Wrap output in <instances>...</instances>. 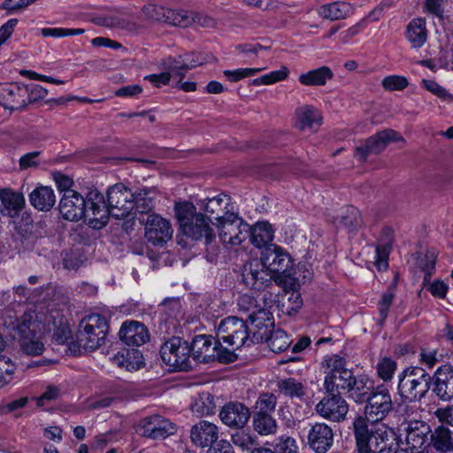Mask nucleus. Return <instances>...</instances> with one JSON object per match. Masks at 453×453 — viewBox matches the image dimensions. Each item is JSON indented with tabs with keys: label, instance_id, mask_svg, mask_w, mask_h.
Wrapping results in <instances>:
<instances>
[{
	"label": "nucleus",
	"instance_id": "f257e3e1",
	"mask_svg": "<svg viewBox=\"0 0 453 453\" xmlns=\"http://www.w3.org/2000/svg\"><path fill=\"white\" fill-rule=\"evenodd\" d=\"M134 193L121 183L111 186L107 191V203L104 196L96 189L88 193V203L93 212H89V226L95 229L104 226L109 215L116 219L127 217L134 209Z\"/></svg>",
	"mask_w": 453,
	"mask_h": 453
},
{
	"label": "nucleus",
	"instance_id": "f03ea898",
	"mask_svg": "<svg viewBox=\"0 0 453 453\" xmlns=\"http://www.w3.org/2000/svg\"><path fill=\"white\" fill-rule=\"evenodd\" d=\"M218 342L225 344L223 351L218 353V360L230 363L235 360L234 351L252 343L247 323L237 317L230 316L222 319L217 329Z\"/></svg>",
	"mask_w": 453,
	"mask_h": 453
},
{
	"label": "nucleus",
	"instance_id": "7ed1b4c3",
	"mask_svg": "<svg viewBox=\"0 0 453 453\" xmlns=\"http://www.w3.org/2000/svg\"><path fill=\"white\" fill-rule=\"evenodd\" d=\"M358 453H384L393 431L383 423H369L358 417L353 423Z\"/></svg>",
	"mask_w": 453,
	"mask_h": 453
},
{
	"label": "nucleus",
	"instance_id": "20e7f679",
	"mask_svg": "<svg viewBox=\"0 0 453 453\" xmlns=\"http://www.w3.org/2000/svg\"><path fill=\"white\" fill-rule=\"evenodd\" d=\"M430 426L421 420L405 421L397 428V443L403 453H422L429 446Z\"/></svg>",
	"mask_w": 453,
	"mask_h": 453
},
{
	"label": "nucleus",
	"instance_id": "39448f33",
	"mask_svg": "<svg viewBox=\"0 0 453 453\" xmlns=\"http://www.w3.org/2000/svg\"><path fill=\"white\" fill-rule=\"evenodd\" d=\"M321 368L325 374L323 385L326 393H339L350 387L354 374L346 367L344 357L336 354L326 355L321 361Z\"/></svg>",
	"mask_w": 453,
	"mask_h": 453
},
{
	"label": "nucleus",
	"instance_id": "423d86ee",
	"mask_svg": "<svg viewBox=\"0 0 453 453\" xmlns=\"http://www.w3.org/2000/svg\"><path fill=\"white\" fill-rule=\"evenodd\" d=\"M431 377L420 367H408L399 374L398 392L409 402L420 400L430 388Z\"/></svg>",
	"mask_w": 453,
	"mask_h": 453
},
{
	"label": "nucleus",
	"instance_id": "0eeeda50",
	"mask_svg": "<svg viewBox=\"0 0 453 453\" xmlns=\"http://www.w3.org/2000/svg\"><path fill=\"white\" fill-rule=\"evenodd\" d=\"M44 328V325L36 319L34 311L26 312L20 318L16 330L20 338V347L24 353L28 356H39L43 353L44 343L35 334Z\"/></svg>",
	"mask_w": 453,
	"mask_h": 453
},
{
	"label": "nucleus",
	"instance_id": "6e6552de",
	"mask_svg": "<svg viewBox=\"0 0 453 453\" xmlns=\"http://www.w3.org/2000/svg\"><path fill=\"white\" fill-rule=\"evenodd\" d=\"M221 218L216 226L223 243L237 246L248 238L250 226L244 222L237 211H226Z\"/></svg>",
	"mask_w": 453,
	"mask_h": 453
},
{
	"label": "nucleus",
	"instance_id": "1a4fd4ad",
	"mask_svg": "<svg viewBox=\"0 0 453 453\" xmlns=\"http://www.w3.org/2000/svg\"><path fill=\"white\" fill-rule=\"evenodd\" d=\"M80 326L82 328L81 342L85 349L92 351L104 343L109 326L104 316L97 313L88 315L81 320Z\"/></svg>",
	"mask_w": 453,
	"mask_h": 453
},
{
	"label": "nucleus",
	"instance_id": "9d476101",
	"mask_svg": "<svg viewBox=\"0 0 453 453\" xmlns=\"http://www.w3.org/2000/svg\"><path fill=\"white\" fill-rule=\"evenodd\" d=\"M160 356L164 363L173 370L188 371L191 368L190 347L179 337L166 341L161 346Z\"/></svg>",
	"mask_w": 453,
	"mask_h": 453
},
{
	"label": "nucleus",
	"instance_id": "9b49d317",
	"mask_svg": "<svg viewBox=\"0 0 453 453\" xmlns=\"http://www.w3.org/2000/svg\"><path fill=\"white\" fill-rule=\"evenodd\" d=\"M366 401L364 419L369 423H380L393 409L389 390L383 384L375 387Z\"/></svg>",
	"mask_w": 453,
	"mask_h": 453
},
{
	"label": "nucleus",
	"instance_id": "f8f14e48",
	"mask_svg": "<svg viewBox=\"0 0 453 453\" xmlns=\"http://www.w3.org/2000/svg\"><path fill=\"white\" fill-rule=\"evenodd\" d=\"M59 211L67 220L79 221L85 219L89 225V212H93V210L88 203V196L84 198L74 190H67L60 200Z\"/></svg>",
	"mask_w": 453,
	"mask_h": 453
},
{
	"label": "nucleus",
	"instance_id": "ddd939ff",
	"mask_svg": "<svg viewBox=\"0 0 453 453\" xmlns=\"http://www.w3.org/2000/svg\"><path fill=\"white\" fill-rule=\"evenodd\" d=\"M173 228L169 219L157 213L147 216L144 236L154 246H163L173 238Z\"/></svg>",
	"mask_w": 453,
	"mask_h": 453
},
{
	"label": "nucleus",
	"instance_id": "4468645a",
	"mask_svg": "<svg viewBox=\"0 0 453 453\" xmlns=\"http://www.w3.org/2000/svg\"><path fill=\"white\" fill-rule=\"evenodd\" d=\"M403 141V137L396 131L385 129L368 138L365 144L358 146L355 157L359 161H365L368 155L380 153L390 142Z\"/></svg>",
	"mask_w": 453,
	"mask_h": 453
},
{
	"label": "nucleus",
	"instance_id": "2eb2a0df",
	"mask_svg": "<svg viewBox=\"0 0 453 453\" xmlns=\"http://www.w3.org/2000/svg\"><path fill=\"white\" fill-rule=\"evenodd\" d=\"M316 412L322 418L334 422L343 420L349 405L338 392L327 393L315 406Z\"/></svg>",
	"mask_w": 453,
	"mask_h": 453
},
{
	"label": "nucleus",
	"instance_id": "dca6fc26",
	"mask_svg": "<svg viewBox=\"0 0 453 453\" xmlns=\"http://www.w3.org/2000/svg\"><path fill=\"white\" fill-rule=\"evenodd\" d=\"M136 431L145 437L165 439L176 432V426L160 415H151L139 422Z\"/></svg>",
	"mask_w": 453,
	"mask_h": 453
},
{
	"label": "nucleus",
	"instance_id": "f3484780",
	"mask_svg": "<svg viewBox=\"0 0 453 453\" xmlns=\"http://www.w3.org/2000/svg\"><path fill=\"white\" fill-rule=\"evenodd\" d=\"M0 104L6 109L19 110L27 105L28 87L5 84L0 87Z\"/></svg>",
	"mask_w": 453,
	"mask_h": 453
},
{
	"label": "nucleus",
	"instance_id": "a211bd4d",
	"mask_svg": "<svg viewBox=\"0 0 453 453\" xmlns=\"http://www.w3.org/2000/svg\"><path fill=\"white\" fill-rule=\"evenodd\" d=\"M212 337L206 334L196 335L190 347V353L194 357V359L207 363L211 357L218 358V353L223 351V346L221 344H212Z\"/></svg>",
	"mask_w": 453,
	"mask_h": 453
},
{
	"label": "nucleus",
	"instance_id": "6ab92c4d",
	"mask_svg": "<svg viewBox=\"0 0 453 453\" xmlns=\"http://www.w3.org/2000/svg\"><path fill=\"white\" fill-rule=\"evenodd\" d=\"M334 434L331 427L324 423L313 425L308 434V443L317 453H326L333 445Z\"/></svg>",
	"mask_w": 453,
	"mask_h": 453
},
{
	"label": "nucleus",
	"instance_id": "aec40b11",
	"mask_svg": "<svg viewBox=\"0 0 453 453\" xmlns=\"http://www.w3.org/2000/svg\"><path fill=\"white\" fill-rule=\"evenodd\" d=\"M250 413L249 409L241 403H228L221 410L219 417L221 421L230 427H243L249 418Z\"/></svg>",
	"mask_w": 453,
	"mask_h": 453
},
{
	"label": "nucleus",
	"instance_id": "412c9836",
	"mask_svg": "<svg viewBox=\"0 0 453 453\" xmlns=\"http://www.w3.org/2000/svg\"><path fill=\"white\" fill-rule=\"evenodd\" d=\"M120 340L129 346H141L150 339V334L145 326L138 321H126L119 332Z\"/></svg>",
	"mask_w": 453,
	"mask_h": 453
},
{
	"label": "nucleus",
	"instance_id": "4be33fe9",
	"mask_svg": "<svg viewBox=\"0 0 453 453\" xmlns=\"http://www.w3.org/2000/svg\"><path fill=\"white\" fill-rule=\"evenodd\" d=\"M264 265L272 273H278L290 268V257L288 252L280 246L270 245L262 257Z\"/></svg>",
	"mask_w": 453,
	"mask_h": 453
},
{
	"label": "nucleus",
	"instance_id": "5701e85b",
	"mask_svg": "<svg viewBox=\"0 0 453 453\" xmlns=\"http://www.w3.org/2000/svg\"><path fill=\"white\" fill-rule=\"evenodd\" d=\"M434 378V391L436 395L443 401L451 400L453 398V367L449 365H441L436 370Z\"/></svg>",
	"mask_w": 453,
	"mask_h": 453
},
{
	"label": "nucleus",
	"instance_id": "b1692460",
	"mask_svg": "<svg viewBox=\"0 0 453 453\" xmlns=\"http://www.w3.org/2000/svg\"><path fill=\"white\" fill-rule=\"evenodd\" d=\"M219 437V430L216 425L203 420L193 426L191 429V441L202 448L210 447L216 442Z\"/></svg>",
	"mask_w": 453,
	"mask_h": 453
},
{
	"label": "nucleus",
	"instance_id": "393cba45",
	"mask_svg": "<svg viewBox=\"0 0 453 453\" xmlns=\"http://www.w3.org/2000/svg\"><path fill=\"white\" fill-rule=\"evenodd\" d=\"M354 13V7L348 2L335 1L323 4L318 9L320 18L330 21L345 19Z\"/></svg>",
	"mask_w": 453,
	"mask_h": 453
},
{
	"label": "nucleus",
	"instance_id": "a878e982",
	"mask_svg": "<svg viewBox=\"0 0 453 453\" xmlns=\"http://www.w3.org/2000/svg\"><path fill=\"white\" fill-rule=\"evenodd\" d=\"M265 265L261 259L252 260L246 264L242 271V278L245 284L252 288H259L267 280L268 274L264 270Z\"/></svg>",
	"mask_w": 453,
	"mask_h": 453
},
{
	"label": "nucleus",
	"instance_id": "bb28decb",
	"mask_svg": "<svg viewBox=\"0 0 453 453\" xmlns=\"http://www.w3.org/2000/svg\"><path fill=\"white\" fill-rule=\"evenodd\" d=\"M297 125L301 130L316 129L322 125V114L314 106L305 104L296 110Z\"/></svg>",
	"mask_w": 453,
	"mask_h": 453
},
{
	"label": "nucleus",
	"instance_id": "cd10ccee",
	"mask_svg": "<svg viewBox=\"0 0 453 453\" xmlns=\"http://www.w3.org/2000/svg\"><path fill=\"white\" fill-rule=\"evenodd\" d=\"M188 225L191 228L190 233L186 231V229H181V232L186 236L193 240H201L204 238L206 243H210L214 240V231L209 225L206 218L203 213L197 215L196 217V219H194V221L188 223Z\"/></svg>",
	"mask_w": 453,
	"mask_h": 453
},
{
	"label": "nucleus",
	"instance_id": "c85d7f7f",
	"mask_svg": "<svg viewBox=\"0 0 453 453\" xmlns=\"http://www.w3.org/2000/svg\"><path fill=\"white\" fill-rule=\"evenodd\" d=\"M113 365L127 371H137L143 365V357L136 349H122L111 358Z\"/></svg>",
	"mask_w": 453,
	"mask_h": 453
},
{
	"label": "nucleus",
	"instance_id": "c756f323",
	"mask_svg": "<svg viewBox=\"0 0 453 453\" xmlns=\"http://www.w3.org/2000/svg\"><path fill=\"white\" fill-rule=\"evenodd\" d=\"M372 381L366 376L355 377L351 380L350 387L345 391L349 393V397L356 403H364L371 395L373 390Z\"/></svg>",
	"mask_w": 453,
	"mask_h": 453
},
{
	"label": "nucleus",
	"instance_id": "7c9ffc66",
	"mask_svg": "<svg viewBox=\"0 0 453 453\" xmlns=\"http://www.w3.org/2000/svg\"><path fill=\"white\" fill-rule=\"evenodd\" d=\"M406 38L412 48H421L427 40L426 20L422 18L413 19L406 27Z\"/></svg>",
	"mask_w": 453,
	"mask_h": 453
},
{
	"label": "nucleus",
	"instance_id": "2f4dec72",
	"mask_svg": "<svg viewBox=\"0 0 453 453\" xmlns=\"http://www.w3.org/2000/svg\"><path fill=\"white\" fill-rule=\"evenodd\" d=\"M31 204L38 211H50L56 203V196L51 188L47 186L37 187L29 195Z\"/></svg>",
	"mask_w": 453,
	"mask_h": 453
},
{
	"label": "nucleus",
	"instance_id": "473e14b6",
	"mask_svg": "<svg viewBox=\"0 0 453 453\" xmlns=\"http://www.w3.org/2000/svg\"><path fill=\"white\" fill-rule=\"evenodd\" d=\"M333 71L326 65L310 70L300 74L298 81L304 86L320 87L326 84L327 81L333 79Z\"/></svg>",
	"mask_w": 453,
	"mask_h": 453
},
{
	"label": "nucleus",
	"instance_id": "72a5a7b5",
	"mask_svg": "<svg viewBox=\"0 0 453 453\" xmlns=\"http://www.w3.org/2000/svg\"><path fill=\"white\" fill-rule=\"evenodd\" d=\"M204 211L211 216H214L216 224L219 223L226 211H235L234 204L230 203V197L225 194L208 199L204 203Z\"/></svg>",
	"mask_w": 453,
	"mask_h": 453
},
{
	"label": "nucleus",
	"instance_id": "f704fd0d",
	"mask_svg": "<svg viewBox=\"0 0 453 453\" xmlns=\"http://www.w3.org/2000/svg\"><path fill=\"white\" fill-rule=\"evenodd\" d=\"M173 210L180 229H186L190 233L191 228L188 224L194 221L200 214L196 211V206L190 202L180 201L175 203Z\"/></svg>",
	"mask_w": 453,
	"mask_h": 453
},
{
	"label": "nucleus",
	"instance_id": "c9c22d12",
	"mask_svg": "<svg viewBox=\"0 0 453 453\" xmlns=\"http://www.w3.org/2000/svg\"><path fill=\"white\" fill-rule=\"evenodd\" d=\"M273 233L272 226L268 222L262 221L250 227L249 234L251 243L257 248H262L273 241Z\"/></svg>",
	"mask_w": 453,
	"mask_h": 453
},
{
	"label": "nucleus",
	"instance_id": "e433bc0d",
	"mask_svg": "<svg viewBox=\"0 0 453 453\" xmlns=\"http://www.w3.org/2000/svg\"><path fill=\"white\" fill-rule=\"evenodd\" d=\"M434 258L432 257L430 264L422 267L426 272V275L423 280V286L432 294L433 296L443 299L448 292V285L441 280H435L433 282H429V277L434 269Z\"/></svg>",
	"mask_w": 453,
	"mask_h": 453
},
{
	"label": "nucleus",
	"instance_id": "4c0bfd02",
	"mask_svg": "<svg viewBox=\"0 0 453 453\" xmlns=\"http://www.w3.org/2000/svg\"><path fill=\"white\" fill-rule=\"evenodd\" d=\"M434 449L442 453L453 450V439L451 432L444 426H438L430 436Z\"/></svg>",
	"mask_w": 453,
	"mask_h": 453
},
{
	"label": "nucleus",
	"instance_id": "58836bf2",
	"mask_svg": "<svg viewBox=\"0 0 453 453\" xmlns=\"http://www.w3.org/2000/svg\"><path fill=\"white\" fill-rule=\"evenodd\" d=\"M207 60L205 58H203L196 61L192 60L189 64H183L180 61L169 60L167 64V73L170 74V81H173V86L175 87V85L179 84L183 80L185 73L188 69L202 65Z\"/></svg>",
	"mask_w": 453,
	"mask_h": 453
},
{
	"label": "nucleus",
	"instance_id": "ea45409f",
	"mask_svg": "<svg viewBox=\"0 0 453 453\" xmlns=\"http://www.w3.org/2000/svg\"><path fill=\"white\" fill-rule=\"evenodd\" d=\"M157 190L153 188H143L134 193V209L137 212L144 213L152 209Z\"/></svg>",
	"mask_w": 453,
	"mask_h": 453
},
{
	"label": "nucleus",
	"instance_id": "a19ab883",
	"mask_svg": "<svg viewBox=\"0 0 453 453\" xmlns=\"http://www.w3.org/2000/svg\"><path fill=\"white\" fill-rule=\"evenodd\" d=\"M216 403L214 396L209 392L201 393L191 405L192 411L197 416H207L214 413Z\"/></svg>",
	"mask_w": 453,
	"mask_h": 453
},
{
	"label": "nucleus",
	"instance_id": "79ce46f5",
	"mask_svg": "<svg viewBox=\"0 0 453 453\" xmlns=\"http://www.w3.org/2000/svg\"><path fill=\"white\" fill-rule=\"evenodd\" d=\"M0 200L10 213L12 211L15 214L18 213L25 204L24 196L20 193L13 192L10 188L0 189Z\"/></svg>",
	"mask_w": 453,
	"mask_h": 453
},
{
	"label": "nucleus",
	"instance_id": "37998d69",
	"mask_svg": "<svg viewBox=\"0 0 453 453\" xmlns=\"http://www.w3.org/2000/svg\"><path fill=\"white\" fill-rule=\"evenodd\" d=\"M254 429L262 435H268L276 433V420L269 413H257L253 416Z\"/></svg>",
	"mask_w": 453,
	"mask_h": 453
},
{
	"label": "nucleus",
	"instance_id": "c03bdc74",
	"mask_svg": "<svg viewBox=\"0 0 453 453\" xmlns=\"http://www.w3.org/2000/svg\"><path fill=\"white\" fill-rule=\"evenodd\" d=\"M195 14L192 12H188L184 10H166L165 23L173 26L186 27L195 23Z\"/></svg>",
	"mask_w": 453,
	"mask_h": 453
},
{
	"label": "nucleus",
	"instance_id": "a18cd8bd",
	"mask_svg": "<svg viewBox=\"0 0 453 453\" xmlns=\"http://www.w3.org/2000/svg\"><path fill=\"white\" fill-rule=\"evenodd\" d=\"M249 319L257 329H265V334L268 332L274 324L273 314L262 306L258 310H256L253 314L249 315Z\"/></svg>",
	"mask_w": 453,
	"mask_h": 453
},
{
	"label": "nucleus",
	"instance_id": "49530a36",
	"mask_svg": "<svg viewBox=\"0 0 453 453\" xmlns=\"http://www.w3.org/2000/svg\"><path fill=\"white\" fill-rule=\"evenodd\" d=\"M280 391L285 395L292 398L301 399L305 395L306 388L303 384L294 378H288L279 383Z\"/></svg>",
	"mask_w": 453,
	"mask_h": 453
},
{
	"label": "nucleus",
	"instance_id": "de8ad7c7",
	"mask_svg": "<svg viewBox=\"0 0 453 453\" xmlns=\"http://www.w3.org/2000/svg\"><path fill=\"white\" fill-rule=\"evenodd\" d=\"M267 342L272 351L282 352L290 346L291 340L285 331L278 329L272 333Z\"/></svg>",
	"mask_w": 453,
	"mask_h": 453
},
{
	"label": "nucleus",
	"instance_id": "09e8293b",
	"mask_svg": "<svg viewBox=\"0 0 453 453\" xmlns=\"http://www.w3.org/2000/svg\"><path fill=\"white\" fill-rule=\"evenodd\" d=\"M396 362L387 357L380 358L375 366L378 377L384 382L391 380L396 371Z\"/></svg>",
	"mask_w": 453,
	"mask_h": 453
},
{
	"label": "nucleus",
	"instance_id": "8fccbe9b",
	"mask_svg": "<svg viewBox=\"0 0 453 453\" xmlns=\"http://www.w3.org/2000/svg\"><path fill=\"white\" fill-rule=\"evenodd\" d=\"M277 399L273 394H261L255 404V412L272 414L276 407Z\"/></svg>",
	"mask_w": 453,
	"mask_h": 453
},
{
	"label": "nucleus",
	"instance_id": "3c124183",
	"mask_svg": "<svg viewBox=\"0 0 453 453\" xmlns=\"http://www.w3.org/2000/svg\"><path fill=\"white\" fill-rule=\"evenodd\" d=\"M262 68H238L235 70H225L223 74L231 82H237L244 78L254 76L255 74L265 70Z\"/></svg>",
	"mask_w": 453,
	"mask_h": 453
},
{
	"label": "nucleus",
	"instance_id": "603ef678",
	"mask_svg": "<svg viewBox=\"0 0 453 453\" xmlns=\"http://www.w3.org/2000/svg\"><path fill=\"white\" fill-rule=\"evenodd\" d=\"M382 87L388 91H400L408 87V80L402 75H388L381 81Z\"/></svg>",
	"mask_w": 453,
	"mask_h": 453
},
{
	"label": "nucleus",
	"instance_id": "864d4df0",
	"mask_svg": "<svg viewBox=\"0 0 453 453\" xmlns=\"http://www.w3.org/2000/svg\"><path fill=\"white\" fill-rule=\"evenodd\" d=\"M15 370V365L10 358H0V388L6 386L13 380Z\"/></svg>",
	"mask_w": 453,
	"mask_h": 453
},
{
	"label": "nucleus",
	"instance_id": "5fc2aeb1",
	"mask_svg": "<svg viewBox=\"0 0 453 453\" xmlns=\"http://www.w3.org/2000/svg\"><path fill=\"white\" fill-rule=\"evenodd\" d=\"M395 294L393 291H387L382 296L378 303V310L380 314L379 324L382 326L388 315L389 308L393 303Z\"/></svg>",
	"mask_w": 453,
	"mask_h": 453
},
{
	"label": "nucleus",
	"instance_id": "6e6d98bb",
	"mask_svg": "<svg viewBox=\"0 0 453 453\" xmlns=\"http://www.w3.org/2000/svg\"><path fill=\"white\" fill-rule=\"evenodd\" d=\"M237 305L240 311L247 312L249 315L253 314L256 310L261 307V305L257 303V301L248 294H243L239 296Z\"/></svg>",
	"mask_w": 453,
	"mask_h": 453
},
{
	"label": "nucleus",
	"instance_id": "4d7b16f0",
	"mask_svg": "<svg viewBox=\"0 0 453 453\" xmlns=\"http://www.w3.org/2000/svg\"><path fill=\"white\" fill-rule=\"evenodd\" d=\"M234 445L239 447L242 450H251L254 446V440L244 431H237L232 435Z\"/></svg>",
	"mask_w": 453,
	"mask_h": 453
},
{
	"label": "nucleus",
	"instance_id": "13d9d810",
	"mask_svg": "<svg viewBox=\"0 0 453 453\" xmlns=\"http://www.w3.org/2000/svg\"><path fill=\"white\" fill-rule=\"evenodd\" d=\"M166 10L163 6L149 4L144 5L142 12L150 19L165 22Z\"/></svg>",
	"mask_w": 453,
	"mask_h": 453
},
{
	"label": "nucleus",
	"instance_id": "bf43d9fd",
	"mask_svg": "<svg viewBox=\"0 0 453 453\" xmlns=\"http://www.w3.org/2000/svg\"><path fill=\"white\" fill-rule=\"evenodd\" d=\"M275 453H299L296 440L289 436H282L275 446Z\"/></svg>",
	"mask_w": 453,
	"mask_h": 453
},
{
	"label": "nucleus",
	"instance_id": "052dcab7",
	"mask_svg": "<svg viewBox=\"0 0 453 453\" xmlns=\"http://www.w3.org/2000/svg\"><path fill=\"white\" fill-rule=\"evenodd\" d=\"M342 221L346 226H357L361 221L359 211L353 206L348 207L345 213L342 215Z\"/></svg>",
	"mask_w": 453,
	"mask_h": 453
},
{
	"label": "nucleus",
	"instance_id": "680f3d73",
	"mask_svg": "<svg viewBox=\"0 0 453 453\" xmlns=\"http://www.w3.org/2000/svg\"><path fill=\"white\" fill-rule=\"evenodd\" d=\"M289 70L283 66L280 70L270 72L264 75L266 85L273 84L278 81H284L288 78Z\"/></svg>",
	"mask_w": 453,
	"mask_h": 453
},
{
	"label": "nucleus",
	"instance_id": "e2e57ef3",
	"mask_svg": "<svg viewBox=\"0 0 453 453\" xmlns=\"http://www.w3.org/2000/svg\"><path fill=\"white\" fill-rule=\"evenodd\" d=\"M59 396V389L55 386H49L45 392L36 398L37 405L42 407L47 403L56 400Z\"/></svg>",
	"mask_w": 453,
	"mask_h": 453
},
{
	"label": "nucleus",
	"instance_id": "0e129e2a",
	"mask_svg": "<svg viewBox=\"0 0 453 453\" xmlns=\"http://www.w3.org/2000/svg\"><path fill=\"white\" fill-rule=\"evenodd\" d=\"M390 247L388 245L379 246L376 249V266L379 270H384L388 267V257Z\"/></svg>",
	"mask_w": 453,
	"mask_h": 453
},
{
	"label": "nucleus",
	"instance_id": "69168bd1",
	"mask_svg": "<svg viewBox=\"0 0 453 453\" xmlns=\"http://www.w3.org/2000/svg\"><path fill=\"white\" fill-rule=\"evenodd\" d=\"M39 151H33L23 155L19 158V167L22 170L27 169L29 167H35L39 164Z\"/></svg>",
	"mask_w": 453,
	"mask_h": 453
},
{
	"label": "nucleus",
	"instance_id": "338daca9",
	"mask_svg": "<svg viewBox=\"0 0 453 453\" xmlns=\"http://www.w3.org/2000/svg\"><path fill=\"white\" fill-rule=\"evenodd\" d=\"M422 86L431 92L432 94L439 96V97H445L447 96V91L444 88H442L441 85H439L436 81L433 80H422L421 81Z\"/></svg>",
	"mask_w": 453,
	"mask_h": 453
},
{
	"label": "nucleus",
	"instance_id": "774afa93",
	"mask_svg": "<svg viewBox=\"0 0 453 453\" xmlns=\"http://www.w3.org/2000/svg\"><path fill=\"white\" fill-rule=\"evenodd\" d=\"M208 453H234V450L229 441L220 440L209 449Z\"/></svg>",
	"mask_w": 453,
	"mask_h": 453
}]
</instances>
